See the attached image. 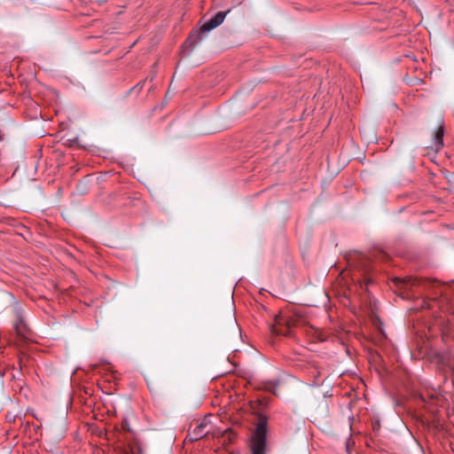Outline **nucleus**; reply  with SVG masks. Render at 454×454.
<instances>
[{
  "label": "nucleus",
  "instance_id": "f03ea898",
  "mask_svg": "<svg viewBox=\"0 0 454 454\" xmlns=\"http://www.w3.org/2000/svg\"><path fill=\"white\" fill-rule=\"evenodd\" d=\"M267 419L260 417L250 441L252 454H266Z\"/></svg>",
  "mask_w": 454,
  "mask_h": 454
},
{
  "label": "nucleus",
  "instance_id": "f257e3e1",
  "mask_svg": "<svg viewBox=\"0 0 454 454\" xmlns=\"http://www.w3.org/2000/svg\"><path fill=\"white\" fill-rule=\"evenodd\" d=\"M229 12L230 11L217 12L209 21L206 22L200 27V30L199 32H192V33H191V35L187 38L186 42L184 43V46L185 48H192L196 43L200 42L203 39V35L205 33L209 32L210 30L217 27L218 26H220L223 22V20H224V19L226 17V14Z\"/></svg>",
  "mask_w": 454,
  "mask_h": 454
},
{
  "label": "nucleus",
  "instance_id": "20e7f679",
  "mask_svg": "<svg viewBox=\"0 0 454 454\" xmlns=\"http://www.w3.org/2000/svg\"><path fill=\"white\" fill-rule=\"evenodd\" d=\"M271 331L273 333L288 335L290 334V326L288 321L283 316H278L275 318V324L272 325Z\"/></svg>",
  "mask_w": 454,
  "mask_h": 454
},
{
  "label": "nucleus",
  "instance_id": "423d86ee",
  "mask_svg": "<svg viewBox=\"0 0 454 454\" xmlns=\"http://www.w3.org/2000/svg\"><path fill=\"white\" fill-rule=\"evenodd\" d=\"M443 133H444L443 127L442 126L438 127L437 130L435 131V135H434V146H435L436 150L441 149L443 145V142H442Z\"/></svg>",
  "mask_w": 454,
  "mask_h": 454
},
{
  "label": "nucleus",
  "instance_id": "7ed1b4c3",
  "mask_svg": "<svg viewBox=\"0 0 454 454\" xmlns=\"http://www.w3.org/2000/svg\"><path fill=\"white\" fill-rule=\"evenodd\" d=\"M211 428L208 419L205 418L192 430H189L188 435L191 441H197L206 436L211 431Z\"/></svg>",
  "mask_w": 454,
  "mask_h": 454
},
{
  "label": "nucleus",
  "instance_id": "39448f33",
  "mask_svg": "<svg viewBox=\"0 0 454 454\" xmlns=\"http://www.w3.org/2000/svg\"><path fill=\"white\" fill-rule=\"evenodd\" d=\"M14 329L17 334L22 338L27 337V327L21 318H19L14 324Z\"/></svg>",
  "mask_w": 454,
  "mask_h": 454
}]
</instances>
